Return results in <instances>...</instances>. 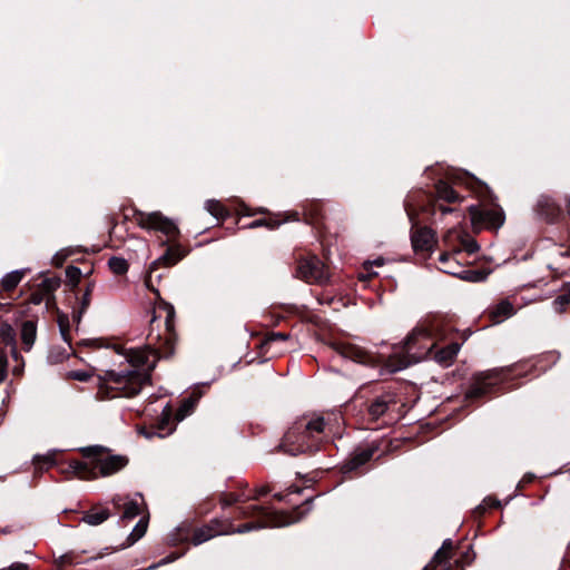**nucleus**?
<instances>
[{"instance_id":"nucleus-6","label":"nucleus","mask_w":570,"mask_h":570,"mask_svg":"<svg viewBox=\"0 0 570 570\" xmlns=\"http://www.w3.org/2000/svg\"><path fill=\"white\" fill-rule=\"evenodd\" d=\"M101 446H88L82 449L83 454L87 458H97V464L100 470L101 475L108 476L111 475L122 468H125L128 463L126 456L122 455H101L102 452Z\"/></svg>"},{"instance_id":"nucleus-53","label":"nucleus","mask_w":570,"mask_h":570,"mask_svg":"<svg viewBox=\"0 0 570 570\" xmlns=\"http://www.w3.org/2000/svg\"><path fill=\"white\" fill-rule=\"evenodd\" d=\"M423 570H428L426 568H424Z\"/></svg>"},{"instance_id":"nucleus-27","label":"nucleus","mask_w":570,"mask_h":570,"mask_svg":"<svg viewBox=\"0 0 570 570\" xmlns=\"http://www.w3.org/2000/svg\"><path fill=\"white\" fill-rule=\"evenodd\" d=\"M161 414H163V419H161V422L159 423V425L157 428V431L148 432L146 430H141V433L145 435V438L151 439L154 435H157L159 438H164L165 436V433L163 432V430H164L165 420H166V422H168L169 417H170V409H169V406H165V409L163 410Z\"/></svg>"},{"instance_id":"nucleus-52","label":"nucleus","mask_w":570,"mask_h":570,"mask_svg":"<svg viewBox=\"0 0 570 570\" xmlns=\"http://www.w3.org/2000/svg\"><path fill=\"white\" fill-rule=\"evenodd\" d=\"M275 498L278 499V500L283 499L282 494H275Z\"/></svg>"},{"instance_id":"nucleus-44","label":"nucleus","mask_w":570,"mask_h":570,"mask_svg":"<svg viewBox=\"0 0 570 570\" xmlns=\"http://www.w3.org/2000/svg\"><path fill=\"white\" fill-rule=\"evenodd\" d=\"M0 570H28V564L23 562H13L7 568H2Z\"/></svg>"},{"instance_id":"nucleus-46","label":"nucleus","mask_w":570,"mask_h":570,"mask_svg":"<svg viewBox=\"0 0 570 570\" xmlns=\"http://www.w3.org/2000/svg\"><path fill=\"white\" fill-rule=\"evenodd\" d=\"M90 303V291L87 289L81 301V307L86 309Z\"/></svg>"},{"instance_id":"nucleus-34","label":"nucleus","mask_w":570,"mask_h":570,"mask_svg":"<svg viewBox=\"0 0 570 570\" xmlns=\"http://www.w3.org/2000/svg\"><path fill=\"white\" fill-rule=\"evenodd\" d=\"M70 470L79 478L85 479L89 472V469L86 464L81 462H71L69 465Z\"/></svg>"},{"instance_id":"nucleus-11","label":"nucleus","mask_w":570,"mask_h":570,"mask_svg":"<svg viewBox=\"0 0 570 570\" xmlns=\"http://www.w3.org/2000/svg\"><path fill=\"white\" fill-rule=\"evenodd\" d=\"M537 213L546 222L553 224L559 219L561 208L552 197L541 195L537 200Z\"/></svg>"},{"instance_id":"nucleus-22","label":"nucleus","mask_w":570,"mask_h":570,"mask_svg":"<svg viewBox=\"0 0 570 570\" xmlns=\"http://www.w3.org/2000/svg\"><path fill=\"white\" fill-rule=\"evenodd\" d=\"M205 209L216 219H224L229 215L228 210L216 199H208L205 203Z\"/></svg>"},{"instance_id":"nucleus-39","label":"nucleus","mask_w":570,"mask_h":570,"mask_svg":"<svg viewBox=\"0 0 570 570\" xmlns=\"http://www.w3.org/2000/svg\"><path fill=\"white\" fill-rule=\"evenodd\" d=\"M68 376L72 380L79 381V382H87L91 374L87 371H71L68 373Z\"/></svg>"},{"instance_id":"nucleus-49","label":"nucleus","mask_w":570,"mask_h":570,"mask_svg":"<svg viewBox=\"0 0 570 570\" xmlns=\"http://www.w3.org/2000/svg\"><path fill=\"white\" fill-rule=\"evenodd\" d=\"M371 265H376V266H382L384 264V259L383 258H377L373 262L370 263Z\"/></svg>"},{"instance_id":"nucleus-4","label":"nucleus","mask_w":570,"mask_h":570,"mask_svg":"<svg viewBox=\"0 0 570 570\" xmlns=\"http://www.w3.org/2000/svg\"><path fill=\"white\" fill-rule=\"evenodd\" d=\"M324 430L325 422L321 416L312 419L308 422L298 423L285 433L279 446L284 452L291 455L304 453L312 449V445L307 443V439L324 432Z\"/></svg>"},{"instance_id":"nucleus-51","label":"nucleus","mask_w":570,"mask_h":570,"mask_svg":"<svg viewBox=\"0 0 570 570\" xmlns=\"http://www.w3.org/2000/svg\"><path fill=\"white\" fill-rule=\"evenodd\" d=\"M405 366H407V364H404V365H402V366H400V367L393 368V370H392V372H396V371H399V370H402V368H403V367H405Z\"/></svg>"},{"instance_id":"nucleus-25","label":"nucleus","mask_w":570,"mask_h":570,"mask_svg":"<svg viewBox=\"0 0 570 570\" xmlns=\"http://www.w3.org/2000/svg\"><path fill=\"white\" fill-rule=\"evenodd\" d=\"M110 517V513L108 510L104 509L97 512H90L82 517V521L89 525H99L108 518Z\"/></svg>"},{"instance_id":"nucleus-18","label":"nucleus","mask_w":570,"mask_h":570,"mask_svg":"<svg viewBox=\"0 0 570 570\" xmlns=\"http://www.w3.org/2000/svg\"><path fill=\"white\" fill-rule=\"evenodd\" d=\"M222 534H224L223 530L215 529L213 525H205L194 532L191 541L194 546H199L212 538Z\"/></svg>"},{"instance_id":"nucleus-40","label":"nucleus","mask_w":570,"mask_h":570,"mask_svg":"<svg viewBox=\"0 0 570 570\" xmlns=\"http://www.w3.org/2000/svg\"><path fill=\"white\" fill-rule=\"evenodd\" d=\"M69 254L70 252L68 249H61L57 252L52 257V264L56 266H61L69 256Z\"/></svg>"},{"instance_id":"nucleus-8","label":"nucleus","mask_w":570,"mask_h":570,"mask_svg":"<svg viewBox=\"0 0 570 570\" xmlns=\"http://www.w3.org/2000/svg\"><path fill=\"white\" fill-rule=\"evenodd\" d=\"M504 368H493L479 373L474 376L470 390L466 393L468 399H479L491 391V389L501 380Z\"/></svg>"},{"instance_id":"nucleus-29","label":"nucleus","mask_w":570,"mask_h":570,"mask_svg":"<svg viewBox=\"0 0 570 570\" xmlns=\"http://www.w3.org/2000/svg\"><path fill=\"white\" fill-rule=\"evenodd\" d=\"M108 265L110 269L117 275H122L128 271V263L125 258L121 257H111L108 262Z\"/></svg>"},{"instance_id":"nucleus-19","label":"nucleus","mask_w":570,"mask_h":570,"mask_svg":"<svg viewBox=\"0 0 570 570\" xmlns=\"http://www.w3.org/2000/svg\"><path fill=\"white\" fill-rule=\"evenodd\" d=\"M514 312L513 305L509 301L503 299L494 307L491 315L495 323H501L502 321L511 317Z\"/></svg>"},{"instance_id":"nucleus-36","label":"nucleus","mask_w":570,"mask_h":570,"mask_svg":"<svg viewBox=\"0 0 570 570\" xmlns=\"http://www.w3.org/2000/svg\"><path fill=\"white\" fill-rule=\"evenodd\" d=\"M439 261L440 263L443 265V267H441L440 269L443 272V269L445 267H454L455 268V263H459L454 256L452 254H449V253H443L440 255L439 257Z\"/></svg>"},{"instance_id":"nucleus-13","label":"nucleus","mask_w":570,"mask_h":570,"mask_svg":"<svg viewBox=\"0 0 570 570\" xmlns=\"http://www.w3.org/2000/svg\"><path fill=\"white\" fill-rule=\"evenodd\" d=\"M444 273L459 277L460 279L479 283L485 281L488 273L479 269H464L460 263H455V268L445 267Z\"/></svg>"},{"instance_id":"nucleus-30","label":"nucleus","mask_w":570,"mask_h":570,"mask_svg":"<svg viewBox=\"0 0 570 570\" xmlns=\"http://www.w3.org/2000/svg\"><path fill=\"white\" fill-rule=\"evenodd\" d=\"M57 452H58L57 450H50V451H48V453H46L43 455L37 454L33 456V463L39 466H42V465L51 466L55 464V456H56Z\"/></svg>"},{"instance_id":"nucleus-23","label":"nucleus","mask_w":570,"mask_h":570,"mask_svg":"<svg viewBox=\"0 0 570 570\" xmlns=\"http://www.w3.org/2000/svg\"><path fill=\"white\" fill-rule=\"evenodd\" d=\"M140 514V507L137 499H126L124 502V512L121 514L122 520H131Z\"/></svg>"},{"instance_id":"nucleus-43","label":"nucleus","mask_w":570,"mask_h":570,"mask_svg":"<svg viewBox=\"0 0 570 570\" xmlns=\"http://www.w3.org/2000/svg\"><path fill=\"white\" fill-rule=\"evenodd\" d=\"M288 335L287 334H284V333H272L268 337V343H275V342H278V341H286L288 340Z\"/></svg>"},{"instance_id":"nucleus-15","label":"nucleus","mask_w":570,"mask_h":570,"mask_svg":"<svg viewBox=\"0 0 570 570\" xmlns=\"http://www.w3.org/2000/svg\"><path fill=\"white\" fill-rule=\"evenodd\" d=\"M187 252L178 244L168 246L166 252L153 263L154 266L161 264L164 266H173L186 256Z\"/></svg>"},{"instance_id":"nucleus-21","label":"nucleus","mask_w":570,"mask_h":570,"mask_svg":"<svg viewBox=\"0 0 570 570\" xmlns=\"http://www.w3.org/2000/svg\"><path fill=\"white\" fill-rule=\"evenodd\" d=\"M37 327L31 321H26L21 327V340L24 348L29 351L36 341Z\"/></svg>"},{"instance_id":"nucleus-42","label":"nucleus","mask_w":570,"mask_h":570,"mask_svg":"<svg viewBox=\"0 0 570 570\" xmlns=\"http://www.w3.org/2000/svg\"><path fill=\"white\" fill-rule=\"evenodd\" d=\"M47 294L43 293L41 291V288L39 287L38 291H36L35 293L31 294L30 301H31L32 304L39 305V304H41L45 301V296Z\"/></svg>"},{"instance_id":"nucleus-10","label":"nucleus","mask_w":570,"mask_h":570,"mask_svg":"<svg viewBox=\"0 0 570 570\" xmlns=\"http://www.w3.org/2000/svg\"><path fill=\"white\" fill-rule=\"evenodd\" d=\"M469 212L473 224H489L491 227H500L504 220L502 212L498 209H485L479 205H471Z\"/></svg>"},{"instance_id":"nucleus-38","label":"nucleus","mask_w":570,"mask_h":570,"mask_svg":"<svg viewBox=\"0 0 570 570\" xmlns=\"http://www.w3.org/2000/svg\"><path fill=\"white\" fill-rule=\"evenodd\" d=\"M462 247L469 254H474L475 252L479 250L478 243L472 238L462 239Z\"/></svg>"},{"instance_id":"nucleus-32","label":"nucleus","mask_w":570,"mask_h":570,"mask_svg":"<svg viewBox=\"0 0 570 570\" xmlns=\"http://www.w3.org/2000/svg\"><path fill=\"white\" fill-rule=\"evenodd\" d=\"M570 303V289L559 295L553 302L552 307L554 312L561 313L564 307Z\"/></svg>"},{"instance_id":"nucleus-31","label":"nucleus","mask_w":570,"mask_h":570,"mask_svg":"<svg viewBox=\"0 0 570 570\" xmlns=\"http://www.w3.org/2000/svg\"><path fill=\"white\" fill-rule=\"evenodd\" d=\"M60 286V278L52 277V278H45L40 284L39 287L43 293L47 295L53 293L58 287Z\"/></svg>"},{"instance_id":"nucleus-1","label":"nucleus","mask_w":570,"mask_h":570,"mask_svg":"<svg viewBox=\"0 0 570 570\" xmlns=\"http://www.w3.org/2000/svg\"><path fill=\"white\" fill-rule=\"evenodd\" d=\"M157 353L151 348L129 350L122 355L117 368L98 374L99 392L107 397H130L138 394L150 381Z\"/></svg>"},{"instance_id":"nucleus-12","label":"nucleus","mask_w":570,"mask_h":570,"mask_svg":"<svg viewBox=\"0 0 570 570\" xmlns=\"http://www.w3.org/2000/svg\"><path fill=\"white\" fill-rule=\"evenodd\" d=\"M411 242L415 252L430 250L434 243V234L428 227H420L412 232Z\"/></svg>"},{"instance_id":"nucleus-45","label":"nucleus","mask_w":570,"mask_h":570,"mask_svg":"<svg viewBox=\"0 0 570 570\" xmlns=\"http://www.w3.org/2000/svg\"><path fill=\"white\" fill-rule=\"evenodd\" d=\"M126 499H127V498H124V497H121V495H119V494H116V495H114V497H112V499H111V503H112L116 508H121V507H124V502H126Z\"/></svg>"},{"instance_id":"nucleus-17","label":"nucleus","mask_w":570,"mask_h":570,"mask_svg":"<svg viewBox=\"0 0 570 570\" xmlns=\"http://www.w3.org/2000/svg\"><path fill=\"white\" fill-rule=\"evenodd\" d=\"M391 402L392 396L389 394L377 396L368 406L370 415L375 420L381 417L387 411Z\"/></svg>"},{"instance_id":"nucleus-35","label":"nucleus","mask_w":570,"mask_h":570,"mask_svg":"<svg viewBox=\"0 0 570 570\" xmlns=\"http://www.w3.org/2000/svg\"><path fill=\"white\" fill-rule=\"evenodd\" d=\"M281 223L279 222H276V219H273V218H268V219H257V220H254L253 223H250L248 225L249 228H256V227H261V226H266L271 229L279 226Z\"/></svg>"},{"instance_id":"nucleus-48","label":"nucleus","mask_w":570,"mask_h":570,"mask_svg":"<svg viewBox=\"0 0 570 570\" xmlns=\"http://www.w3.org/2000/svg\"><path fill=\"white\" fill-rule=\"evenodd\" d=\"M171 560H174V558H166V559L161 560L158 564L149 566V568H148V569H155V568H157L159 564L168 563V562H170Z\"/></svg>"},{"instance_id":"nucleus-24","label":"nucleus","mask_w":570,"mask_h":570,"mask_svg":"<svg viewBox=\"0 0 570 570\" xmlns=\"http://www.w3.org/2000/svg\"><path fill=\"white\" fill-rule=\"evenodd\" d=\"M198 399H199V396H195V397L190 396V397L184 400V402L179 406L178 411L176 412V421L180 422L186 416H188L193 412Z\"/></svg>"},{"instance_id":"nucleus-3","label":"nucleus","mask_w":570,"mask_h":570,"mask_svg":"<svg viewBox=\"0 0 570 570\" xmlns=\"http://www.w3.org/2000/svg\"><path fill=\"white\" fill-rule=\"evenodd\" d=\"M243 514L245 517H257L259 521L257 522H248L242 524L237 528H229L227 530H223L224 534L232 533H246L253 530L264 529V528H277V527H286L292 523H295L299 520V518H294L291 514L279 512V511H271L265 509L262 505L250 504L247 507Z\"/></svg>"},{"instance_id":"nucleus-26","label":"nucleus","mask_w":570,"mask_h":570,"mask_svg":"<svg viewBox=\"0 0 570 570\" xmlns=\"http://www.w3.org/2000/svg\"><path fill=\"white\" fill-rule=\"evenodd\" d=\"M0 336H1V340L2 342L8 345V346H11V350H12V353L13 355L16 356V347H14V331L12 328L11 325L9 324H2L1 327H0Z\"/></svg>"},{"instance_id":"nucleus-28","label":"nucleus","mask_w":570,"mask_h":570,"mask_svg":"<svg viewBox=\"0 0 570 570\" xmlns=\"http://www.w3.org/2000/svg\"><path fill=\"white\" fill-rule=\"evenodd\" d=\"M147 527H148V520L141 518L137 522L134 530L131 531V533L128 537L130 544L135 543L137 540H139L146 533Z\"/></svg>"},{"instance_id":"nucleus-9","label":"nucleus","mask_w":570,"mask_h":570,"mask_svg":"<svg viewBox=\"0 0 570 570\" xmlns=\"http://www.w3.org/2000/svg\"><path fill=\"white\" fill-rule=\"evenodd\" d=\"M140 225L142 227L158 229L169 237L179 233L177 225L159 212L140 214Z\"/></svg>"},{"instance_id":"nucleus-33","label":"nucleus","mask_w":570,"mask_h":570,"mask_svg":"<svg viewBox=\"0 0 570 570\" xmlns=\"http://www.w3.org/2000/svg\"><path fill=\"white\" fill-rule=\"evenodd\" d=\"M453 542L451 539H445L442 543V547L435 552L434 559L442 561L449 558L448 552L452 550Z\"/></svg>"},{"instance_id":"nucleus-5","label":"nucleus","mask_w":570,"mask_h":570,"mask_svg":"<svg viewBox=\"0 0 570 570\" xmlns=\"http://www.w3.org/2000/svg\"><path fill=\"white\" fill-rule=\"evenodd\" d=\"M296 274L307 283L324 284L328 281V272L317 256H308L298 262Z\"/></svg>"},{"instance_id":"nucleus-47","label":"nucleus","mask_w":570,"mask_h":570,"mask_svg":"<svg viewBox=\"0 0 570 570\" xmlns=\"http://www.w3.org/2000/svg\"><path fill=\"white\" fill-rule=\"evenodd\" d=\"M438 209L441 212L442 215H446V214H450V213H454L455 209L452 208V207H448V206H443V205H439L438 206Z\"/></svg>"},{"instance_id":"nucleus-20","label":"nucleus","mask_w":570,"mask_h":570,"mask_svg":"<svg viewBox=\"0 0 570 570\" xmlns=\"http://www.w3.org/2000/svg\"><path fill=\"white\" fill-rule=\"evenodd\" d=\"M28 268L16 269L7 273L1 281L4 291H12L22 279L23 275L28 272Z\"/></svg>"},{"instance_id":"nucleus-41","label":"nucleus","mask_w":570,"mask_h":570,"mask_svg":"<svg viewBox=\"0 0 570 570\" xmlns=\"http://www.w3.org/2000/svg\"><path fill=\"white\" fill-rule=\"evenodd\" d=\"M7 356L6 353L0 351V383L6 379L7 375Z\"/></svg>"},{"instance_id":"nucleus-50","label":"nucleus","mask_w":570,"mask_h":570,"mask_svg":"<svg viewBox=\"0 0 570 570\" xmlns=\"http://www.w3.org/2000/svg\"><path fill=\"white\" fill-rule=\"evenodd\" d=\"M560 255H561V256L570 257V250L563 252V253H561Z\"/></svg>"},{"instance_id":"nucleus-14","label":"nucleus","mask_w":570,"mask_h":570,"mask_svg":"<svg viewBox=\"0 0 570 570\" xmlns=\"http://www.w3.org/2000/svg\"><path fill=\"white\" fill-rule=\"evenodd\" d=\"M376 450V446L371 445L356 451L354 455L343 465V471L351 472L358 469L372 459Z\"/></svg>"},{"instance_id":"nucleus-16","label":"nucleus","mask_w":570,"mask_h":570,"mask_svg":"<svg viewBox=\"0 0 570 570\" xmlns=\"http://www.w3.org/2000/svg\"><path fill=\"white\" fill-rule=\"evenodd\" d=\"M435 193L438 199L448 202V203H455L460 202L461 197L459 194L444 180H439L435 185Z\"/></svg>"},{"instance_id":"nucleus-7","label":"nucleus","mask_w":570,"mask_h":570,"mask_svg":"<svg viewBox=\"0 0 570 570\" xmlns=\"http://www.w3.org/2000/svg\"><path fill=\"white\" fill-rule=\"evenodd\" d=\"M332 348L342 357L363 365L374 366L381 363L377 355L355 344L335 342Z\"/></svg>"},{"instance_id":"nucleus-2","label":"nucleus","mask_w":570,"mask_h":570,"mask_svg":"<svg viewBox=\"0 0 570 570\" xmlns=\"http://www.w3.org/2000/svg\"><path fill=\"white\" fill-rule=\"evenodd\" d=\"M432 335L433 331L431 328L424 325L416 327L406 338V352L415 358V362L431 357L443 367L450 366L460 351V344L451 343L433 352L435 343H421V341H430Z\"/></svg>"},{"instance_id":"nucleus-37","label":"nucleus","mask_w":570,"mask_h":570,"mask_svg":"<svg viewBox=\"0 0 570 570\" xmlns=\"http://www.w3.org/2000/svg\"><path fill=\"white\" fill-rule=\"evenodd\" d=\"M501 505V502L499 500L492 499V498H485L483 500V503L480 504L476 508V512L483 513L488 508H499Z\"/></svg>"}]
</instances>
